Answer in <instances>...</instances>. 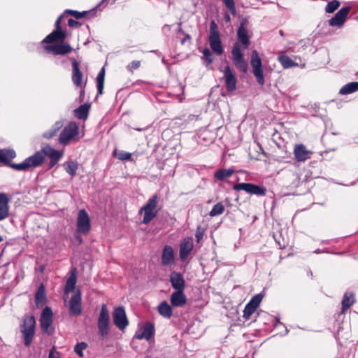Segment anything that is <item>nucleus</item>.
<instances>
[{"instance_id":"58","label":"nucleus","mask_w":358,"mask_h":358,"mask_svg":"<svg viewBox=\"0 0 358 358\" xmlns=\"http://www.w3.org/2000/svg\"><path fill=\"white\" fill-rule=\"evenodd\" d=\"M224 20L227 22H229L231 21V17L229 14H225L224 15Z\"/></svg>"},{"instance_id":"42","label":"nucleus","mask_w":358,"mask_h":358,"mask_svg":"<svg viewBox=\"0 0 358 358\" xmlns=\"http://www.w3.org/2000/svg\"><path fill=\"white\" fill-rule=\"evenodd\" d=\"M340 6V2L338 0H334L331 2H329L326 6L325 11L327 13H333Z\"/></svg>"},{"instance_id":"10","label":"nucleus","mask_w":358,"mask_h":358,"mask_svg":"<svg viewBox=\"0 0 358 358\" xmlns=\"http://www.w3.org/2000/svg\"><path fill=\"white\" fill-rule=\"evenodd\" d=\"M113 320L115 325L120 329L124 330L129 324L125 310L122 306H119L113 312Z\"/></svg>"},{"instance_id":"41","label":"nucleus","mask_w":358,"mask_h":358,"mask_svg":"<svg viewBox=\"0 0 358 358\" xmlns=\"http://www.w3.org/2000/svg\"><path fill=\"white\" fill-rule=\"evenodd\" d=\"M45 299V288H44L43 285H41L38 287L37 292L36 294V296H35L36 303L37 304L42 303L44 302Z\"/></svg>"},{"instance_id":"14","label":"nucleus","mask_w":358,"mask_h":358,"mask_svg":"<svg viewBox=\"0 0 358 358\" xmlns=\"http://www.w3.org/2000/svg\"><path fill=\"white\" fill-rule=\"evenodd\" d=\"M53 313L50 307H45L41 313L40 323L41 329L45 334H51L49 327L52 323Z\"/></svg>"},{"instance_id":"5","label":"nucleus","mask_w":358,"mask_h":358,"mask_svg":"<svg viewBox=\"0 0 358 358\" xmlns=\"http://www.w3.org/2000/svg\"><path fill=\"white\" fill-rule=\"evenodd\" d=\"M110 316L107 306L101 305V311L98 317L99 334L101 337H106L109 331Z\"/></svg>"},{"instance_id":"26","label":"nucleus","mask_w":358,"mask_h":358,"mask_svg":"<svg viewBox=\"0 0 358 358\" xmlns=\"http://www.w3.org/2000/svg\"><path fill=\"white\" fill-rule=\"evenodd\" d=\"M66 38V33L62 30H55L48 34L43 40V43H50L57 41H63Z\"/></svg>"},{"instance_id":"39","label":"nucleus","mask_w":358,"mask_h":358,"mask_svg":"<svg viewBox=\"0 0 358 358\" xmlns=\"http://www.w3.org/2000/svg\"><path fill=\"white\" fill-rule=\"evenodd\" d=\"M76 284V276L74 273H72L69 278L67 279L65 285V292H69L74 290Z\"/></svg>"},{"instance_id":"54","label":"nucleus","mask_w":358,"mask_h":358,"mask_svg":"<svg viewBox=\"0 0 358 358\" xmlns=\"http://www.w3.org/2000/svg\"><path fill=\"white\" fill-rule=\"evenodd\" d=\"M58 162H59L58 160L50 159V163H49V167L50 168L53 167L54 166H55L57 164Z\"/></svg>"},{"instance_id":"61","label":"nucleus","mask_w":358,"mask_h":358,"mask_svg":"<svg viewBox=\"0 0 358 358\" xmlns=\"http://www.w3.org/2000/svg\"><path fill=\"white\" fill-rule=\"evenodd\" d=\"M145 358H152L150 356H146Z\"/></svg>"},{"instance_id":"11","label":"nucleus","mask_w":358,"mask_h":358,"mask_svg":"<svg viewBox=\"0 0 358 358\" xmlns=\"http://www.w3.org/2000/svg\"><path fill=\"white\" fill-rule=\"evenodd\" d=\"M223 79L224 80L225 87L229 92H232L237 89V78L233 69L229 66H226L223 71Z\"/></svg>"},{"instance_id":"3","label":"nucleus","mask_w":358,"mask_h":358,"mask_svg":"<svg viewBox=\"0 0 358 358\" xmlns=\"http://www.w3.org/2000/svg\"><path fill=\"white\" fill-rule=\"evenodd\" d=\"M210 47L212 50L217 55H220L223 52V48L220 40V33L217 25L215 21L210 23V34L208 37Z\"/></svg>"},{"instance_id":"47","label":"nucleus","mask_w":358,"mask_h":358,"mask_svg":"<svg viewBox=\"0 0 358 358\" xmlns=\"http://www.w3.org/2000/svg\"><path fill=\"white\" fill-rule=\"evenodd\" d=\"M203 58L208 62V64H210L213 61V58L212 57V53L210 51V50L208 48H205L203 50Z\"/></svg>"},{"instance_id":"36","label":"nucleus","mask_w":358,"mask_h":358,"mask_svg":"<svg viewBox=\"0 0 358 358\" xmlns=\"http://www.w3.org/2000/svg\"><path fill=\"white\" fill-rule=\"evenodd\" d=\"M355 303V296L352 293H345L342 301V313Z\"/></svg>"},{"instance_id":"21","label":"nucleus","mask_w":358,"mask_h":358,"mask_svg":"<svg viewBox=\"0 0 358 358\" xmlns=\"http://www.w3.org/2000/svg\"><path fill=\"white\" fill-rule=\"evenodd\" d=\"M48 51H51L54 55H65L72 51V48L69 44L61 43L52 45L47 46L45 48Z\"/></svg>"},{"instance_id":"43","label":"nucleus","mask_w":358,"mask_h":358,"mask_svg":"<svg viewBox=\"0 0 358 358\" xmlns=\"http://www.w3.org/2000/svg\"><path fill=\"white\" fill-rule=\"evenodd\" d=\"M87 347V345L84 343H78L75 345L74 351L80 357H83V351Z\"/></svg>"},{"instance_id":"18","label":"nucleus","mask_w":358,"mask_h":358,"mask_svg":"<svg viewBox=\"0 0 358 358\" xmlns=\"http://www.w3.org/2000/svg\"><path fill=\"white\" fill-rule=\"evenodd\" d=\"M10 199L8 194L0 193V221L4 220L10 215Z\"/></svg>"},{"instance_id":"28","label":"nucleus","mask_w":358,"mask_h":358,"mask_svg":"<svg viewBox=\"0 0 358 358\" xmlns=\"http://www.w3.org/2000/svg\"><path fill=\"white\" fill-rule=\"evenodd\" d=\"M235 173L233 169H220L214 173V178L220 181H224Z\"/></svg>"},{"instance_id":"46","label":"nucleus","mask_w":358,"mask_h":358,"mask_svg":"<svg viewBox=\"0 0 358 358\" xmlns=\"http://www.w3.org/2000/svg\"><path fill=\"white\" fill-rule=\"evenodd\" d=\"M28 164L27 163L26 159H24L22 163L19 164H12L10 166L17 170V171H27L29 169Z\"/></svg>"},{"instance_id":"31","label":"nucleus","mask_w":358,"mask_h":358,"mask_svg":"<svg viewBox=\"0 0 358 358\" xmlns=\"http://www.w3.org/2000/svg\"><path fill=\"white\" fill-rule=\"evenodd\" d=\"M90 106L85 103L74 110V115L80 120H86L88 117Z\"/></svg>"},{"instance_id":"30","label":"nucleus","mask_w":358,"mask_h":358,"mask_svg":"<svg viewBox=\"0 0 358 358\" xmlns=\"http://www.w3.org/2000/svg\"><path fill=\"white\" fill-rule=\"evenodd\" d=\"M41 151L43 152L45 156H48L50 159L59 161L63 155L62 152L55 150L50 146H47L43 148Z\"/></svg>"},{"instance_id":"19","label":"nucleus","mask_w":358,"mask_h":358,"mask_svg":"<svg viewBox=\"0 0 358 358\" xmlns=\"http://www.w3.org/2000/svg\"><path fill=\"white\" fill-rule=\"evenodd\" d=\"M69 313L71 315L78 316L82 313L81 296L78 292L73 294L70 300Z\"/></svg>"},{"instance_id":"49","label":"nucleus","mask_w":358,"mask_h":358,"mask_svg":"<svg viewBox=\"0 0 358 358\" xmlns=\"http://www.w3.org/2000/svg\"><path fill=\"white\" fill-rule=\"evenodd\" d=\"M66 13H71L74 17H76L77 19L85 17L87 15L86 11L80 13V12L76 11V10H67Z\"/></svg>"},{"instance_id":"40","label":"nucleus","mask_w":358,"mask_h":358,"mask_svg":"<svg viewBox=\"0 0 358 358\" xmlns=\"http://www.w3.org/2000/svg\"><path fill=\"white\" fill-rule=\"evenodd\" d=\"M224 209L225 208L224 205L221 202H219L213 207L212 210L209 213V215L210 217L220 215L224 213Z\"/></svg>"},{"instance_id":"56","label":"nucleus","mask_w":358,"mask_h":358,"mask_svg":"<svg viewBox=\"0 0 358 358\" xmlns=\"http://www.w3.org/2000/svg\"><path fill=\"white\" fill-rule=\"evenodd\" d=\"M181 24H182L181 22L178 23V28L177 32L179 33V34H182L183 33V30H182V29L181 27Z\"/></svg>"},{"instance_id":"45","label":"nucleus","mask_w":358,"mask_h":358,"mask_svg":"<svg viewBox=\"0 0 358 358\" xmlns=\"http://www.w3.org/2000/svg\"><path fill=\"white\" fill-rule=\"evenodd\" d=\"M114 155L117 157L120 160H129L131 159V153L124 152V151H120L119 152H117L116 150L114 151Z\"/></svg>"},{"instance_id":"29","label":"nucleus","mask_w":358,"mask_h":358,"mask_svg":"<svg viewBox=\"0 0 358 358\" xmlns=\"http://www.w3.org/2000/svg\"><path fill=\"white\" fill-rule=\"evenodd\" d=\"M157 310L159 313L165 318H170L173 315L172 308L166 301L159 303Z\"/></svg>"},{"instance_id":"53","label":"nucleus","mask_w":358,"mask_h":358,"mask_svg":"<svg viewBox=\"0 0 358 358\" xmlns=\"http://www.w3.org/2000/svg\"><path fill=\"white\" fill-rule=\"evenodd\" d=\"M78 234L79 233H78L76 231V233L75 234V238H76V241L78 242V244L80 245L83 243V238Z\"/></svg>"},{"instance_id":"1","label":"nucleus","mask_w":358,"mask_h":358,"mask_svg":"<svg viewBox=\"0 0 358 358\" xmlns=\"http://www.w3.org/2000/svg\"><path fill=\"white\" fill-rule=\"evenodd\" d=\"M158 199V196L155 194L140 208L138 213L143 214V224H148L157 215Z\"/></svg>"},{"instance_id":"51","label":"nucleus","mask_w":358,"mask_h":358,"mask_svg":"<svg viewBox=\"0 0 358 358\" xmlns=\"http://www.w3.org/2000/svg\"><path fill=\"white\" fill-rule=\"evenodd\" d=\"M195 236L196 238L197 241H199L200 240H201L203 238V233L201 230L200 228L197 229V230L196 231V234H195Z\"/></svg>"},{"instance_id":"20","label":"nucleus","mask_w":358,"mask_h":358,"mask_svg":"<svg viewBox=\"0 0 358 358\" xmlns=\"http://www.w3.org/2000/svg\"><path fill=\"white\" fill-rule=\"evenodd\" d=\"M162 264L165 266H171L175 264L174 251L171 246L166 245L162 251Z\"/></svg>"},{"instance_id":"57","label":"nucleus","mask_w":358,"mask_h":358,"mask_svg":"<svg viewBox=\"0 0 358 358\" xmlns=\"http://www.w3.org/2000/svg\"><path fill=\"white\" fill-rule=\"evenodd\" d=\"M48 358H59V357L56 355H55L53 351H50L49 353Z\"/></svg>"},{"instance_id":"22","label":"nucleus","mask_w":358,"mask_h":358,"mask_svg":"<svg viewBox=\"0 0 358 358\" xmlns=\"http://www.w3.org/2000/svg\"><path fill=\"white\" fill-rule=\"evenodd\" d=\"M171 286L176 291H184L185 284L182 275L178 272H173L170 276Z\"/></svg>"},{"instance_id":"25","label":"nucleus","mask_w":358,"mask_h":358,"mask_svg":"<svg viewBox=\"0 0 358 358\" xmlns=\"http://www.w3.org/2000/svg\"><path fill=\"white\" fill-rule=\"evenodd\" d=\"M73 73H72V81L77 87L81 86L83 83V73L79 68V63L73 59L72 61Z\"/></svg>"},{"instance_id":"17","label":"nucleus","mask_w":358,"mask_h":358,"mask_svg":"<svg viewBox=\"0 0 358 358\" xmlns=\"http://www.w3.org/2000/svg\"><path fill=\"white\" fill-rule=\"evenodd\" d=\"M294 155L296 160L299 162H304L310 158L312 152L307 150L303 144H297L294 148Z\"/></svg>"},{"instance_id":"35","label":"nucleus","mask_w":358,"mask_h":358,"mask_svg":"<svg viewBox=\"0 0 358 358\" xmlns=\"http://www.w3.org/2000/svg\"><path fill=\"white\" fill-rule=\"evenodd\" d=\"M105 68L102 67L96 77L97 94L101 95L103 94L104 87Z\"/></svg>"},{"instance_id":"27","label":"nucleus","mask_w":358,"mask_h":358,"mask_svg":"<svg viewBox=\"0 0 358 358\" xmlns=\"http://www.w3.org/2000/svg\"><path fill=\"white\" fill-rule=\"evenodd\" d=\"M237 37L238 42L241 43L245 48H247L250 44V40L248 36V31L244 27L243 22L241 23V25L238 29Z\"/></svg>"},{"instance_id":"55","label":"nucleus","mask_w":358,"mask_h":358,"mask_svg":"<svg viewBox=\"0 0 358 358\" xmlns=\"http://www.w3.org/2000/svg\"><path fill=\"white\" fill-rule=\"evenodd\" d=\"M190 38H191L190 35H189V34H187L185 35V38H182V39L181 40V44H182V45L185 44V41H186L187 40H189Z\"/></svg>"},{"instance_id":"16","label":"nucleus","mask_w":358,"mask_h":358,"mask_svg":"<svg viewBox=\"0 0 358 358\" xmlns=\"http://www.w3.org/2000/svg\"><path fill=\"white\" fill-rule=\"evenodd\" d=\"M194 247L193 238L192 237H185L180 244L179 255L182 261L187 259Z\"/></svg>"},{"instance_id":"48","label":"nucleus","mask_w":358,"mask_h":358,"mask_svg":"<svg viewBox=\"0 0 358 358\" xmlns=\"http://www.w3.org/2000/svg\"><path fill=\"white\" fill-rule=\"evenodd\" d=\"M140 66H141V62L135 60V61H133L131 63H129L127 65V69L128 71L133 72L134 70L138 69L140 67Z\"/></svg>"},{"instance_id":"33","label":"nucleus","mask_w":358,"mask_h":358,"mask_svg":"<svg viewBox=\"0 0 358 358\" xmlns=\"http://www.w3.org/2000/svg\"><path fill=\"white\" fill-rule=\"evenodd\" d=\"M357 91H358V82H352L343 86L339 91V94L345 95Z\"/></svg>"},{"instance_id":"59","label":"nucleus","mask_w":358,"mask_h":358,"mask_svg":"<svg viewBox=\"0 0 358 358\" xmlns=\"http://www.w3.org/2000/svg\"><path fill=\"white\" fill-rule=\"evenodd\" d=\"M163 29L164 30H166L167 29L168 31H170L171 30V26L170 25H168V24H165L163 27Z\"/></svg>"},{"instance_id":"34","label":"nucleus","mask_w":358,"mask_h":358,"mask_svg":"<svg viewBox=\"0 0 358 358\" xmlns=\"http://www.w3.org/2000/svg\"><path fill=\"white\" fill-rule=\"evenodd\" d=\"M278 60L283 66L284 69H289L292 67H295L298 66V64L294 62L291 58H289L287 55H281L278 57Z\"/></svg>"},{"instance_id":"23","label":"nucleus","mask_w":358,"mask_h":358,"mask_svg":"<svg viewBox=\"0 0 358 358\" xmlns=\"http://www.w3.org/2000/svg\"><path fill=\"white\" fill-rule=\"evenodd\" d=\"M28 165L29 169L34 168L41 165L45 159V154L43 151H38L34 155L29 157L25 159Z\"/></svg>"},{"instance_id":"38","label":"nucleus","mask_w":358,"mask_h":358,"mask_svg":"<svg viewBox=\"0 0 358 358\" xmlns=\"http://www.w3.org/2000/svg\"><path fill=\"white\" fill-rule=\"evenodd\" d=\"M15 157V152L13 150H0V161L7 162Z\"/></svg>"},{"instance_id":"24","label":"nucleus","mask_w":358,"mask_h":358,"mask_svg":"<svg viewBox=\"0 0 358 358\" xmlns=\"http://www.w3.org/2000/svg\"><path fill=\"white\" fill-rule=\"evenodd\" d=\"M171 303L175 307H182L187 303L184 291H176L171 296Z\"/></svg>"},{"instance_id":"13","label":"nucleus","mask_w":358,"mask_h":358,"mask_svg":"<svg viewBox=\"0 0 358 358\" xmlns=\"http://www.w3.org/2000/svg\"><path fill=\"white\" fill-rule=\"evenodd\" d=\"M350 11V7L347 6L342 8L328 21L329 24L331 27H342L345 23Z\"/></svg>"},{"instance_id":"60","label":"nucleus","mask_w":358,"mask_h":358,"mask_svg":"<svg viewBox=\"0 0 358 358\" xmlns=\"http://www.w3.org/2000/svg\"><path fill=\"white\" fill-rule=\"evenodd\" d=\"M3 241V237L0 235V242Z\"/></svg>"},{"instance_id":"37","label":"nucleus","mask_w":358,"mask_h":358,"mask_svg":"<svg viewBox=\"0 0 358 358\" xmlns=\"http://www.w3.org/2000/svg\"><path fill=\"white\" fill-rule=\"evenodd\" d=\"M65 171L71 176H74L76 174V171L78 169V164L75 161H68L63 164Z\"/></svg>"},{"instance_id":"50","label":"nucleus","mask_w":358,"mask_h":358,"mask_svg":"<svg viewBox=\"0 0 358 358\" xmlns=\"http://www.w3.org/2000/svg\"><path fill=\"white\" fill-rule=\"evenodd\" d=\"M68 24L71 27H79V26L81 25V24L79 22L76 21V20H74L73 19H69V20Z\"/></svg>"},{"instance_id":"52","label":"nucleus","mask_w":358,"mask_h":358,"mask_svg":"<svg viewBox=\"0 0 358 358\" xmlns=\"http://www.w3.org/2000/svg\"><path fill=\"white\" fill-rule=\"evenodd\" d=\"M62 17V15H60L57 20H56L55 22V27H56V30H61V27H60V22H61V19Z\"/></svg>"},{"instance_id":"4","label":"nucleus","mask_w":358,"mask_h":358,"mask_svg":"<svg viewBox=\"0 0 358 358\" xmlns=\"http://www.w3.org/2000/svg\"><path fill=\"white\" fill-rule=\"evenodd\" d=\"M79 128L75 122H69L62 131L59 137L61 145H67L78 135Z\"/></svg>"},{"instance_id":"9","label":"nucleus","mask_w":358,"mask_h":358,"mask_svg":"<svg viewBox=\"0 0 358 358\" xmlns=\"http://www.w3.org/2000/svg\"><path fill=\"white\" fill-rule=\"evenodd\" d=\"M91 228L90 219L85 209L80 210L77 219V232L87 234Z\"/></svg>"},{"instance_id":"6","label":"nucleus","mask_w":358,"mask_h":358,"mask_svg":"<svg viewBox=\"0 0 358 358\" xmlns=\"http://www.w3.org/2000/svg\"><path fill=\"white\" fill-rule=\"evenodd\" d=\"M250 64L252 69V73L255 76L258 83L261 85L264 84V77L262 69V59L257 50H253L251 55Z\"/></svg>"},{"instance_id":"44","label":"nucleus","mask_w":358,"mask_h":358,"mask_svg":"<svg viewBox=\"0 0 358 358\" xmlns=\"http://www.w3.org/2000/svg\"><path fill=\"white\" fill-rule=\"evenodd\" d=\"M225 6L229 10V12L235 15L236 14L235 3L234 0H222Z\"/></svg>"},{"instance_id":"8","label":"nucleus","mask_w":358,"mask_h":358,"mask_svg":"<svg viewBox=\"0 0 358 358\" xmlns=\"http://www.w3.org/2000/svg\"><path fill=\"white\" fill-rule=\"evenodd\" d=\"M232 60L237 69L243 73L248 71V63L243 58V54L241 52L238 43H235L231 50Z\"/></svg>"},{"instance_id":"7","label":"nucleus","mask_w":358,"mask_h":358,"mask_svg":"<svg viewBox=\"0 0 358 358\" xmlns=\"http://www.w3.org/2000/svg\"><path fill=\"white\" fill-rule=\"evenodd\" d=\"M236 191H245V192L258 196H265L266 193V187L252 183H238L233 187Z\"/></svg>"},{"instance_id":"32","label":"nucleus","mask_w":358,"mask_h":358,"mask_svg":"<svg viewBox=\"0 0 358 358\" xmlns=\"http://www.w3.org/2000/svg\"><path fill=\"white\" fill-rule=\"evenodd\" d=\"M63 127V122L62 121H57L52 128L43 133V136L45 138H51L56 136L57 133L59 131V130Z\"/></svg>"},{"instance_id":"2","label":"nucleus","mask_w":358,"mask_h":358,"mask_svg":"<svg viewBox=\"0 0 358 358\" xmlns=\"http://www.w3.org/2000/svg\"><path fill=\"white\" fill-rule=\"evenodd\" d=\"M36 320L33 315H24L20 325V331L23 336L24 345L29 346L35 334Z\"/></svg>"},{"instance_id":"15","label":"nucleus","mask_w":358,"mask_h":358,"mask_svg":"<svg viewBox=\"0 0 358 358\" xmlns=\"http://www.w3.org/2000/svg\"><path fill=\"white\" fill-rule=\"evenodd\" d=\"M155 333V327L150 322L145 323L135 334V338L141 340L150 341Z\"/></svg>"},{"instance_id":"12","label":"nucleus","mask_w":358,"mask_h":358,"mask_svg":"<svg viewBox=\"0 0 358 358\" xmlns=\"http://www.w3.org/2000/svg\"><path fill=\"white\" fill-rule=\"evenodd\" d=\"M262 299H263V295H262L261 294H256L246 304V306L243 310V317L245 320H249L250 316L255 312V310L259 306Z\"/></svg>"}]
</instances>
